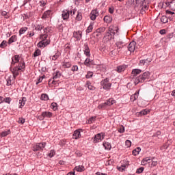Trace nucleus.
<instances>
[{"label": "nucleus", "mask_w": 175, "mask_h": 175, "mask_svg": "<svg viewBox=\"0 0 175 175\" xmlns=\"http://www.w3.org/2000/svg\"><path fill=\"white\" fill-rule=\"evenodd\" d=\"M10 70L14 79L25 70V62L23 59H20V55H15L12 57Z\"/></svg>", "instance_id": "obj_1"}, {"label": "nucleus", "mask_w": 175, "mask_h": 175, "mask_svg": "<svg viewBox=\"0 0 175 175\" xmlns=\"http://www.w3.org/2000/svg\"><path fill=\"white\" fill-rule=\"evenodd\" d=\"M118 32V28L116 27H109L108 31L104 36V40L105 42H109V40H111V39H114V36L116 33Z\"/></svg>", "instance_id": "obj_2"}, {"label": "nucleus", "mask_w": 175, "mask_h": 175, "mask_svg": "<svg viewBox=\"0 0 175 175\" xmlns=\"http://www.w3.org/2000/svg\"><path fill=\"white\" fill-rule=\"evenodd\" d=\"M47 38H49L48 34H41L40 36L41 41L38 43V47H46V46H49L50 44V40L47 39Z\"/></svg>", "instance_id": "obj_3"}, {"label": "nucleus", "mask_w": 175, "mask_h": 175, "mask_svg": "<svg viewBox=\"0 0 175 175\" xmlns=\"http://www.w3.org/2000/svg\"><path fill=\"white\" fill-rule=\"evenodd\" d=\"M150 72H145L142 75H140L135 80V85H137L138 83H144V81H147V80L150 79Z\"/></svg>", "instance_id": "obj_4"}, {"label": "nucleus", "mask_w": 175, "mask_h": 175, "mask_svg": "<svg viewBox=\"0 0 175 175\" xmlns=\"http://www.w3.org/2000/svg\"><path fill=\"white\" fill-rule=\"evenodd\" d=\"M44 147H46V142L37 143L33 145L32 148V150L34 152L43 151V150L44 149Z\"/></svg>", "instance_id": "obj_5"}, {"label": "nucleus", "mask_w": 175, "mask_h": 175, "mask_svg": "<svg viewBox=\"0 0 175 175\" xmlns=\"http://www.w3.org/2000/svg\"><path fill=\"white\" fill-rule=\"evenodd\" d=\"M75 16L76 14V11H68V10H64L62 13V18L63 20H68L69 18V16Z\"/></svg>", "instance_id": "obj_6"}, {"label": "nucleus", "mask_w": 175, "mask_h": 175, "mask_svg": "<svg viewBox=\"0 0 175 175\" xmlns=\"http://www.w3.org/2000/svg\"><path fill=\"white\" fill-rule=\"evenodd\" d=\"M101 85L104 90H110L111 87V83L109 81V78H106L105 79L101 81Z\"/></svg>", "instance_id": "obj_7"}, {"label": "nucleus", "mask_w": 175, "mask_h": 175, "mask_svg": "<svg viewBox=\"0 0 175 175\" xmlns=\"http://www.w3.org/2000/svg\"><path fill=\"white\" fill-rule=\"evenodd\" d=\"M129 166V161L128 160L125 159L123 160L122 162V165L121 166H118L117 169L119 170V172H125V169Z\"/></svg>", "instance_id": "obj_8"}, {"label": "nucleus", "mask_w": 175, "mask_h": 175, "mask_svg": "<svg viewBox=\"0 0 175 175\" xmlns=\"http://www.w3.org/2000/svg\"><path fill=\"white\" fill-rule=\"evenodd\" d=\"M105 139V134L103 133H98L94 137V143H99Z\"/></svg>", "instance_id": "obj_9"}, {"label": "nucleus", "mask_w": 175, "mask_h": 175, "mask_svg": "<svg viewBox=\"0 0 175 175\" xmlns=\"http://www.w3.org/2000/svg\"><path fill=\"white\" fill-rule=\"evenodd\" d=\"M98 16H99L98 10H93L90 14V20H92L93 21L96 20Z\"/></svg>", "instance_id": "obj_10"}, {"label": "nucleus", "mask_w": 175, "mask_h": 175, "mask_svg": "<svg viewBox=\"0 0 175 175\" xmlns=\"http://www.w3.org/2000/svg\"><path fill=\"white\" fill-rule=\"evenodd\" d=\"M73 38L77 39V40H81V38H83V31H74Z\"/></svg>", "instance_id": "obj_11"}, {"label": "nucleus", "mask_w": 175, "mask_h": 175, "mask_svg": "<svg viewBox=\"0 0 175 175\" xmlns=\"http://www.w3.org/2000/svg\"><path fill=\"white\" fill-rule=\"evenodd\" d=\"M136 50V42L132 41L129 44V51L131 53H133Z\"/></svg>", "instance_id": "obj_12"}, {"label": "nucleus", "mask_w": 175, "mask_h": 175, "mask_svg": "<svg viewBox=\"0 0 175 175\" xmlns=\"http://www.w3.org/2000/svg\"><path fill=\"white\" fill-rule=\"evenodd\" d=\"M83 51H84V54L85 55H86V57H90L91 55V53L90 52V47H88V44H84L83 45Z\"/></svg>", "instance_id": "obj_13"}, {"label": "nucleus", "mask_w": 175, "mask_h": 175, "mask_svg": "<svg viewBox=\"0 0 175 175\" xmlns=\"http://www.w3.org/2000/svg\"><path fill=\"white\" fill-rule=\"evenodd\" d=\"M153 159H154V157L152 159H150L149 157H146L142 161L141 163L142 165H147V163H151Z\"/></svg>", "instance_id": "obj_14"}, {"label": "nucleus", "mask_w": 175, "mask_h": 175, "mask_svg": "<svg viewBox=\"0 0 175 175\" xmlns=\"http://www.w3.org/2000/svg\"><path fill=\"white\" fill-rule=\"evenodd\" d=\"M50 16H51V10H47L42 14V18L46 20V18H50Z\"/></svg>", "instance_id": "obj_15"}, {"label": "nucleus", "mask_w": 175, "mask_h": 175, "mask_svg": "<svg viewBox=\"0 0 175 175\" xmlns=\"http://www.w3.org/2000/svg\"><path fill=\"white\" fill-rule=\"evenodd\" d=\"M80 137H81L80 131L76 130L72 135V138L75 139V140H77V139H80Z\"/></svg>", "instance_id": "obj_16"}, {"label": "nucleus", "mask_w": 175, "mask_h": 175, "mask_svg": "<svg viewBox=\"0 0 175 175\" xmlns=\"http://www.w3.org/2000/svg\"><path fill=\"white\" fill-rule=\"evenodd\" d=\"M151 59H142L139 61V65L140 66H143L144 65H148L150 62H151Z\"/></svg>", "instance_id": "obj_17"}, {"label": "nucleus", "mask_w": 175, "mask_h": 175, "mask_svg": "<svg viewBox=\"0 0 175 175\" xmlns=\"http://www.w3.org/2000/svg\"><path fill=\"white\" fill-rule=\"evenodd\" d=\"M75 20L77 21H81V20H83V14L81 13V10L77 11Z\"/></svg>", "instance_id": "obj_18"}, {"label": "nucleus", "mask_w": 175, "mask_h": 175, "mask_svg": "<svg viewBox=\"0 0 175 175\" xmlns=\"http://www.w3.org/2000/svg\"><path fill=\"white\" fill-rule=\"evenodd\" d=\"M126 69V65L119 66L116 68V72H118V73H121V72H124Z\"/></svg>", "instance_id": "obj_19"}, {"label": "nucleus", "mask_w": 175, "mask_h": 175, "mask_svg": "<svg viewBox=\"0 0 175 175\" xmlns=\"http://www.w3.org/2000/svg\"><path fill=\"white\" fill-rule=\"evenodd\" d=\"M42 116L44 118H51L53 117V113L50 111H43Z\"/></svg>", "instance_id": "obj_20"}, {"label": "nucleus", "mask_w": 175, "mask_h": 175, "mask_svg": "<svg viewBox=\"0 0 175 175\" xmlns=\"http://www.w3.org/2000/svg\"><path fill=\"white\" fill-rule=\"evenodd\" d=\"M85 87L90 90L91 91H94L95 90V87L91 85V82L90 81H86Z\"/></svg>", "instance_id": "obj_21"}, {"label": "nucleus", "mask_w": 175, "mask_h": 175, "mask_svg": "<svg viewBox=\"0 0 175 175\" xmlns=\"http://www.w3.org/2000/svg\"><path fill=\"white\" fill-rule=\"evenodd\" d=\"M10 133H12V131H10V129H8L5 131L1 132V133L0 134V136L1 137H6V136H8V135H10Z\"/></svg>", "instance_id": "obj_22"}, {"label": "nucleus", "mask_w": 175, "mask_h": 175, "mask_svg": "<svg viewBox=\"0 0 175 175\" xmlns=\"http://www.w3.org/2000/svg\"><path fill=\"white\" fill-rule=\"evenodd\" d=\"M141 3L142 6V10H148V5H147V1H138Z\"/></svg>", "instance_id": "obj_23"}, {"label": "nucleus", "mask_w": 175, "mask_h": 175, "mask_svg": "<svg viewBox=\"0 0 175 175\" xmlns=\"http://www.w3.org/2000/svg\"><path fill=\"white\" fill-rule=\"evenodd\" d=\"M27 102V98L25 97H23L21 99L19 100V104H21V105L19 106V107H23L25 106V103Z\"/></svg>", "instance_id": "obj_24"}, {"label": "nucleus", "mask_w": 175, "mask_h": 175, "mask_svg": "<svg viewBox=\"0 0 175 175\" xmlns=\"http://www.w3.org/2000/svg\"><path fill=\"white\" fill-rule=\"evenodd\" d=\"M116 46L118 48V50H121V49L124 47V42H122V41H118L116 43Z\"/></svg>", "instance_id": "obj_25"}, {"label": "nucleus", "mask_w": 175, "mask_h": 175, "mask_svg": "<svg viewBox=\"0 0 175 175\" xmlns=\"http://www.w3.org/2000/svg\"><path fill=\"white\" fill-rule=\"evenodd\" d=\"M17 41V36H12L8 40V44H12L14 42Z\"/></svg>", "instance_id": "obj_26"}, {"label": "nucleus", "mask_w": 175, "mask_h": 175, "mask_svg": "<svg viewBox=\"0 0 175 175\" xmlns=\"http://www.w3.org/2000/svg\"><path fill=\"white\" fill-rule=\"evenodd\" d=\"M168 3L171 10H175V0H171Z\"/></svg>", "instance_id": "obj_27"}, {"label": "nucleus", "mask_w": 175, "mask_h": 175, "mask_svg": "<svg viewBox=\"0 0 175 175\" xmlns=\"http://www.w3.org/2000/svg\"><path fill=\"white\" fill-rule=\"evenodd\" d=\"M92 29H94V22L90 23V25L86 29V32L90 33V32H92Z\"/></svg>", "instance_id": "obj_28"}, {"label": "nucleus", "mask_w": 175, "mask_h": 175, "mask_svg": "<svg viewBox=\"0 0 175 175\" xmlns=\"http://www.w3.org/2000/svg\"><path fill=\"white\" fill-rule=\"evenodd\" d=\"M107 106H111L112 105H114L116 103V100H114L113 98H109V100L105 102Z\"/></svg>", "instance_id": "obj_29"}, {"label": "nucleus", "mask_w": 175, "mask_h": 175, "mask_svg": "<svg viewBox=\"0 0 175 175\" xmlns=\"http://www.w3.org/2000/svg\"><path fill=\"white\" fill-rule=\"evenodd\" d=\"M75 170L77 172H84L85 170V168L83 165H78L75 167Z\"/></svg>", "instance_id": "obj_30"}, {"label": "nucleus", "mask_w": 175, "mask_h": 175, "mask_svg": "<svg viewBox=\"0 0 175 175\" xmlns=\"http://www.w3.org/2000/svg\"><path fill=\"white\" fill-rule=\"evenodd\" d=\"M59 55H61V53L57 52L53 56L50 57V58L53 61H56V59H58V58H59Z\"/></svg>", "instance_id": "obj_31"}, {"label": "nucleus", "mask_w": 175, "mask_h": 175, "mask_svg": "<svg viewBox=\"0 0 175 175\" xmlns=\"http://www.w3.org/2000/svg\"><path fill=\"white\" fill-rule=\"evenodd\" d=\"M140 151H142V149L140 147L136 148L135 150H133V155L136 157V155H139Z\"/></svg>", "instance_id": "obj_32"}, {"label": "nucleus", "mask_w": 175, "mask_h": 175, "mask_svg": "<svg viewBox=\"0 0 175 175\" xmlns=\"http://www.w3.org/2000/svg\"><path fill=\"white\" fill-rule=\"evenodd\" d=\"M103 145L105 147V150H111V144L109 142H104Z\"/></svg>", "instance_id": "obj_33"}, {"label": "nucleus", "mask_w": 175, "mask_h": 175, "mask_svg": "<svg viewBox=\"0 0 175 175\" xmlns=\"http://www.w3.org/2000/svg\"><path fill=\"white\" fill-rule=\"evenodd\" d=\"M142 73V70L140 69H134L132 70V75L134 76H137V75H140Z\"/></svg>", "instance_id": "obj_34"}, {"label": "nucleus", "mask_w": 175, "mask_h": 175, "mask_svg": "<svg viewBox=\"0 0 175 175\" xmlns=\"http://www.w3.org/2000/svg\"><path fill=\"white\" fill-rule=\"evenodd\" d=\"M27 31H28V27H27L21 28L19 30V35H23V34L25 33V32H27Z\"/></svg>", "instance_id": "obj_35"}, {"label": "nucleus", "mask_w": 175, "mask_h": 175, "mask_svg": "<svg viewBox=\"0 0 175 175\" xmlns=\"http://www.w3.org/2000/svg\"><path fill=\"white\" fill-rule=\"evenodd\" d=\"M137 98H139V92H137L135 94L132 95L131 96V100H132V102H135V100H136Z\"/></svg>", "instance_id": "obj_36"}, {"label": "nucleus", "mask_w": 175, "mask_h": 175, "mask_svg": "<svg viewBox=\"0 0 175 175\" xmlns=\"http://www.w3.org/2000/svg\"><path fill=\"white\" fill-rule=\"evenodd\" d=\"M148 113H150V109H144L142 111H141L139 114L140 116H147V114H148Z\"/></svg>", "instance_id": "obj_37"}, {"label": "nucleus", "mask_w": 175, "mask_h": 175, "mask_svg": "<svg viewBox=\"0 0 175 175\" xmlns=\"http://www.w3.org/2000/svg\"><path fill=\"white\" fill-rule=\"evenodd\" d=\"M61 77V72L59 71H56L53 73V79L55 80V79H59Z\"/></svg>", "instance_id": "obj_38"}, {"label": "nucleus", "mask_w": 175, "mask_h": 175, "mask_svg": "<svg viewBox=\"0 0 175 175\" xmlns=\"http://www.w3.org/2000/svg\"><path fill=\"white\" fill-rule=\"evenodd\" d=\"M62 66H64V68H70V66H72V64L69 62H64L62 63Z\"/></svg>", "instance_id": "obj_39"}, {"label": "nucleus", "mask_w": 175, "mask_h": 175, "mask_svg": "<svg viewBox=\"0 0 175 175\" xmlns=\"http://www.w3.org/2000/svg\"><path fill=\"white\" fill-rule=\"evenodd\" d=\"M49 95L46 94H42L41 95V100H49Z\"/></svg>", "instance_id": "obj_40"}, {"label": "nucleus", "mask_w": 175, "mask_h": 175, "mask_svg": "<svg viewBox=\"0 0 175 175\" xmlns=\"http://www.w3.org/2000/svg\"><path fill=\"white\" fill-rule=\"evenodd\" d=\"M106 31V27H100L96 29L97 33H103V32H105Z\"/></svg>", "instance_id": "obj_41"}, {"label": "nucleus", "mask_w": 175, "mask_h": 175, "mask_svg": "<svg viewBox=\"0 0 175 175\" xmlns=\"http://www.w3.org/2000/svg\"><path fill=\"white\" fill-rule=\"evenodd\" d=\"M95 121H96V117L92 116L88 120V124H92Z\"/></svg>", "instance_id": "obj_42"}, {"label": "nucleus", "mask_w": 175, "mask_h": 175, "mask_svg": "<svg viewBox=\"0 0 175 175\" xmlns=\"http://www.w3.org/2000/svg\"><path fill=\"white\" fill-rule=\"evenodd\" d=\"M161 22L163 23V24H166V23H167V16H163L161 18Z\"/></svg>", "instance_id": "obj_43"}, {"label": "nucleus", "mask_w": 175, "mask_h": 175, "mask_svg": "<svg viewBox=\"0 0 175 175\" xmlns=\"http://www.w3.org/2000/svg\"><path fill=\"white\" fill-rule=\"evenodd\" d=\"M8 46V42L6 40H3V42L0 44L1 49H5Z\"/></svg>", "instance_id": "obj_44"}, {"label": "nucleus", "mask_w": 175, "mask_h": 175, "mask_svg": "<svg viewBox=\"0 0 175 175\" xmlns=\"http://www.w3.org/2000/svg\"><path fill=\"white\" fill-rule=\"evenodd\" d=\"M1 16H3V17H5V18H9V17H10V15L9 14V13H8L5 11H3L1 12Z\"/></svg>", "instance_id": "obj_45"}, {"label": "nucleus", "mask_w": 175, "mask_h": 175, "mask_svg": "<svg viewBox=\"0 0 175 175\" xmlns=\"http://www.w3.org/2000/svg\"><path fill=\"white\" fill-rule=\"evenodd\" d=\"M44 26L42 25H37L35 27V29L36 31H42V29H43Z\"/></svg>", "instance_id": "obj_46"}, {"label": "nucleus", "mask_w": 175, "mask_h": 175, "mask_svg": "<svg viewBox=\"0 0 175 175\" xmlns=\"http://www.w3.org/2000/svg\"><path fill=\"white\" fill-rule=\"evenodd\" d=\"M84 65L90 66V65H91V59L90 58H87L84 62Z\"/></svg>", "instance_id": "obj_47"}, {"label": "nucleus", "mask_w": 175, "mask_h": 175, "mask_svg": "<svg viewBox=\"0 0 175 175\" xmlns=\"http://www.w3.org/2000/svg\"><path fill=\"white\" fill-rule=\"evenodd\" d=\"M94 76V72L89 71L88 72L87 75H85L86 79H91Z\"/></svg>", "instance_id": "obj_48"}, {"label": "nucleus", "mask_w": 175, "mask_h": 175, "mask_svg": "<svg viewBox=\"0 0 175 175\" xmlns=\"http://www.w3.org/2000/svg\"><path fill=\"white\" fill-rule=\"evenodd\" d=\"M40 54H41L40 50L37 49V50H36V51L33 53V57H39V55H40Z\"/></svg>", "instance_id": "obj_49"}, {"label": "nucleus", "mask_w": 175, "mask_h": 175, "mask_svg": "<svg viewBox=\"0 0 175 175\" xmlns=\"http://www.w3.org/2000/svg\"><path fill=\"white\" fill-rule=\"evenodd\" d=\"M12 77H8L7 79V85H12Z\"/></svg>", "instance_id": "obj_50"}, {"label": "nucleus", "mask_w": 175, "mask_h": 175, "mask_svg": "<svg viewBox=\"0 0 175 175\" xmlns=\"http://www.w3.org/2000/svg\"><path fill=\"white\" fill-rule=\"evenodd\" d=\"M106 106H107L106 103H104L100 104L98 106V109H99V110H100V109H105V107H106Z\"/></svg>", "instance_id": "obj_51"}, {"label": "nucleus", "mask_w": 175, "mask_h": 175, "mask_svg": "<svg viewBox=\"0 0 175 175\" xmlns=\"http://www.w3.org/2000/svg\"><path fill=\"white\" fill-rule=\"evenodd\" d=\"M51 31V27H46L44 29V34H46L49 33V32H50Z\"/></svg>", "instance_id": "obj_52"}, {"label": "nucleus", "mask_w": 175, "mask_h": 175, "mask_svg": "<svg viewBox=\"0 0 175 175\" xmlns=\"http://www.w3.org/2000/svg\"><path fill=\"white\" fill-rule=\"evenodd\" d=\"M125 146H126V147L128 148H129V147H131V146H132V142H131V141H129V140H126V142H125Z\"/></svg>", "instance_id": "obj_53"}, {"label": "nucleus", "mask_w": 175, "mask_h": 175, "mask_svg": "<svg viewBox=\"0 0 175 175\" xmlns=\"http://www.w3.org/2000/svg\"><path fill=\"white\" fill-rule=\"evenodd\" d=\"M144 170V167H141L137 170L136 173H137L138 174H140V173H143Z\"/></svg>", "instance_id": "obj_54"}, {"label": "nucleus", "mask_w": 175, "mask_h": 175, "mask_svg": "<svg viewBox=\"0 0 175 175\" xmlns=\"http://www.w3.org/2000/svg\"><path fill=\"white\" fill-rule=\"evenodd\" d=\"M4 102L5 103H8V105H10V102H12V98H10V97H7L4 98Z\"/></svg>", "instance_id": "obj_55"}, {"label": "nucleus", "mask_w": 175, "mask_h": 175, "mask_svg": "<svg viewBox=\"0 0 175 175\" xmlns=\"http://www.w3.org/2000/svg\"><path fill=\"white\" fill-rule=\"evenodd\" d=\"M55 155V151L54 150H51L49 154V157L50 158H53V157H54Z\"/></svg>", "instance_id": "obj_56"}, {"label": "nucleus", "mask_w": 175, "mask_h": 175, "mask_svg": "<svg viewBox=\"0 0 175 175\" xmlns=\"http://www.w3.org/2000/svg\"><path fill=\"white\" fill-rule=\"evenodd\" d=\"M18 122V124H24V122H25V119L23 118H19Z\"/></svg>", "instance_id": "obj_57"}, {"label": "nucleus", "mask_w": 175, "mask_h": 175, "mask_svg": "<svg viewBox=\"0 0 175 175\" xmlns=\"http://www.w3.org/2000/svg\"><path fill=\"white\" fill-rule=\"evenodd\" d=\"M71 70H72V72H77V70H79V67H78L77 66H73L72 67Z\"/></svg>", "instance_id": "obj_58"}, {"label": "nucleus", "mask_w": 175, "mask_h": 175, "mask_svg": "<svg viewBox=\"0 0 175 175\" xmlns=\"http://www.w3.org/2000/svg\"><path fill=\"white\" fill-rule=\"evenodd\" d=\"M118 132L120 133H124V132H125V128H124V126H121L119 129H118Z\"/></svg>", "instance_id": "obj_59"}, {"label": "nucleus", "mask_w": 175, "mask_h": 175, "mask_svg": "<svg viewBox=\"0 0 175 175\" xmlns=\"http://www.w3.org/2000/svg\"><path fill=\"white\" fill-rule=\"evenodd\" d=\"M44 77H46L45 76H42V77H40V79H38V82H36V85H38V84H39V83H42V81H43V79H44Z\"/></svg>", "instance_id": "obj_60"}, {"label": "nucleus", "mask_w": 175, "mask_h": 175, "mask_svg": "<svg viewBox=\"0 0 175 175\" xmlns=\"http://www.w3.org/2000/svg\"><path fill=\"white\" fill-rule=\"evenodd\" d=\"M57 104L56 103H53L51 104L52 109H55V110L57 109Z\"/></svg>", "instance_id": "obj_61"}, {"label": "nucleus", "mask_w": 175, "mask_h": 175, "mask_svg": "<svg viewBox=\"0 0 175 175\" xmlns=\"http://www.w3.org/2000/svg\"><path fill=\"white\" fill-rule=\"evenodd\" d=\"M44 119V117L43 116V113H42L41 116H38V120H40V121H43Z\"/></svg>", "instance_id": "obj_62"}, {"label": "nucleus", "mask_w": 175, "mask_h": 175, "mask_svg": "<svg viewBox=\"0 0 175 175\" xmlns=\"http://www.w3.org/2000/svg\"><path fill=\"white\" fill-rule=\"evenodd\" d=\"M35 35V32L33 31H30L29 33V38H32V36H33Z\"/></svg>", "instance_id": "obj_63"}, {"label": "nucleus", "mask_w": 175, "mask_h": 175, "mask_svg": "<svg viewBox=\"0 0 175 175\" xmlns=\"http://www.w3.org/2000/svg\"><path fill=\"white\" fill-rule=\"evenodd\" d=\"M3 102H5V98H3V96H0V105L1 103H3Z\"/></svg>", "instance_id": "obj_64"}]
</instances>
